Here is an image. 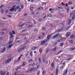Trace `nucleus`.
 Listing matches in <instances>:
<instances>
[{"mask_svg":"<svg viewBox=\"0 0 75 75\" xmlns=\"http://www.w3.org/2000/svg\"><path fill=\"white\" fill-rule=\"evenodd\" d=\"M51 37V35H49L47 36V38L45 40H47V41H48L49 40H50Z\"/></svg>","mask_w":75,"mask_h":75,"instance_id":"5","label":"nucleus"},{"mask_svg":"<svg viewBox=\"0 0 75 75\" xmlns=\"http://www.w3.org/2000/svg\"><path fill=\"white\" fill-rule=\"evenodd\" d=\"M47 40H45L43 41H42L41 42V44L42 45H45V43L46 42H47Z\"/></svg>","mask_w":75,"mask_h":75,"instance_id":"4","label":"nucleus"},{"mask_svg":"<svg viewBox=\"0 0 75 75\" xmlns=\"http://www.w3.org/2000/svg\"><path fill=\"white\" fill-rule=\"evenodd\" d=\"M20 42V40H18L16 41V42L17 43H18V42Z\"/></svg>","mask_w":75,"mask_h":75,"instance_id":"58","label":"nucleus"},{"mask_svg":"<svg viewBox=\"0 0 75 75\" xmlns=\"http://www.w3.org/2000/svg\"><path fill=\"white\" fill-rule=\"evenodd\" d=\"M62 50H60V51H59V52L57 53V55H58V54H60V53L62 52Z\"/></svg>","mask_w":75,"mask_h":75,"instance_id":"27","label":"nucleus"},{"mask_svg":"<svg viewBox=\"0 0 75 75\" xmlns=\"http://www.w3.org/2000/svg\"><path fill=\"white\" fill-rule=\"evenodd\" d=\"M54 63H52V64H51V67H54Z\"/></svg>","mask_w":75,"mask_h":75,"instance_id":"45","label":"nucleus"},{"mask_svg":"<svg viewBox=\"0 0 75 75\" xmlns=\"http://www.w3.org/2000/svg\"><path fill=\"white\" fill-rule=\"evenodd\" d=\"M69 42H70V43H71V44H72L73 43V41L72 40H71L69 41Z\"/></svg>","mask_w":75,"mask_h":75,"instance_id":"32","label":"nucleus"},{"mask_svg":"<svg viewBox=\"0 0 75 75\" xmlns=\"http://www.w3.org/2000/svg\"><path fill=\"white\" fill-rule=\"evenodd\" d=\"M75 50V47L73 48H71V50H72V51H73V50Z\"/></svg>","mask_w":75,"mask_h":75,"instance_id":"40","label":"nucleus"},{"mask_svg":"<svg viewBox=\"0 0 75 75\" xmlns=\"http://www.w3.org/2000/svg\"><path fill=\"white\" fill-rule=\"evenodd\" d=\"M30 55L31 57H33V51H32L30 52Z\"/></svg>","mask_w":75,"mask_h":75,"instance_id":"17","label":"nucleus"},{"mask_svg":"<svg viewBox=\"0 0 75 75\" xmlns=\"http://www.w3.org/2000/svg\"><path fill=\"white\" fill-rule=\"evenodd\" d=\"M19 8H20V6H17L16 7L15 9L14 8H12L9 9V10L10 11H13L14 10V12H16V11H17V10H18V9H19Z\"/></svg>","mask_w":75,"mask_h":75,"instance_id":"1","label":"nucleus"},{"mask_svg":"<svg viewBox=\"0 0 75 75\" xmlns=\"http://www.w3.org/2000/svg\"><path fill=\"white\" fill-rule=\"evenodd\" d=\"M28 54H26L25 56V57H28Z\"/></svg>","mask_w":75,"mask_h":75,"instance_id":"50","label":"nucleus"},{"mask_svg":"<svg viewBox=\"0 0 75 75\" xmlns=\"http://www.w3.org/2000/svg\"><path fill=\"white\" fill-rule=\"evenodd\" d=\"M59 36V34H57L56 35H55L53 37V38L54 39H55V38H57L58 36Z\"/></svg>","mask_w":75,"mask_h":75,"instance_id":"8","label":"nucleus"},{"mask_svg":"<svg viewBox=\"0 0 75 75\" xmlns=\"http://www.w3.org/2000/svg\"><path fill=\"white\" fill-rule=\"evenodd\" d=\"M12 46H13V44H11L10 45H9L8 48H11V47H12Z\"/></svg>","mask_w":75,"mask_h":75,"instance_id":"26","label":"nucleus"},{"mask_svg":"<svg viewBox=\"0 0 75 75\" xmlns=\"http://www.w3.org/2000/svg\"><path fill=\"white\" fill-rule=\"evenodd\" d=\"M65 6H66V7H68V4L67 3H66V5H65Z\"/></svg>","mask_w":75,"mask_h":75,"instance_id":"62","label":"nucleus"},{"mask_svg":"<svg viewBox=\"0 0 75 75\" xmlns=\"http://www.w3.org/2000/svg\"><path fill=\"white\" fill-rule=\"evenodd\" d=\"M64 45V43H61L60 45V47H62Z\"/></svg>","mask_w":75,"mask_h":75,"instance_id":"33","label":"nucleus"},{"mask_svg":"<svg viewBox=\"0 0 75 75\" xmlns=\"http://www.w3.org/2000/svg\"><path fill=\"white\" fill-rule=\"evenodd\" d=\"M17 60H16L14 61V63H17Z\"/></svg>","mask_w":75,"mask_h":75,"instance_id":"59","label":"nucleus"},{"mask_svg":"<svg viewBox=\"0 0 75 75\" xmlns=\"http://www.w3.org/2000/svg\"><path fill=\"white\" fill-rule=\"evenodd\" d=\"M58 9H62V7H58Z\"/></svg>","mask_w":75,"mask_h":75,"instance_id":"39","label":"nucleus"},{"mask_svg":"<svg viewBox=\"0 0 75 75\" xmlns=\"http://www.w3.org/2000/svg\"><path fill=\"white\" fill-rule=\"evenodd\" d=\"M24 23H23L22 24V25H19V27H23V26H24Z\"/></svg>","mask_w":75,"mask_h":75,"instance_id":"25","label":"nucleus"},{"mask_svg":"<svg viewBox=\"0 0 75 75\" xmlns=\"http://www.w3.org/2000/svg\"><path fill=\"white\" fill-rule=\"evenodd\" d=\"M75 18V14H74V15L72 16V20H74V19Z\"/></svg>","mask_w":75,"mask_h":75,"instance_id":"15","label":"nucleus"},{"mask_svg":"<svg viewBox=\"0 0 75 75\" xmlns=\"http://www.w3.org/2000/svg\"><path fill=\"white\" fill-rule=\"evenodd\" d=\"M71 35V33L69 32H68L66 35V37H69Z\"/></svg>","mask_w":75,"mask_h":75,"instance_id":"9","label":"nucleus"},{"mask_svg":"<svg viewBox=\"0 0 75 75\" xmlns=\"http://www.w3.org/2000/svg\"><path fill=\"white\" fill-rule=\"evenodd\" d=\"M10 35H11V37H9V41H11L12 40V38H13V33H10Z\"/></svg>","mask_w":75,"mask_h":75,"instance_id":"6","label":"nucleus"},{"mask_svg":"<svg viewBox=\"0 0 75 75\" xmlns=\"http://www.w3.org/2000/svg\"><path fill=\"white\" fill-rule=\"evenodd\" d=\"M39 52H40V53H41L42 52V50L41 48H40L39 50Z\"/></svg>","mask_w":75,"mask_h":75,"instance_id":"29","label":"nucleus"},{"mask_svg":"<svg viewBox=\"0 0 75 75\" xmlns=\"http://www.w3.org/2000/svg\"><path fill=\"white\" fill-rule=\"evenodd\" d=\"M25 31H26V29H25L22 31L21 32L22 33H23L24 32H25Z\"/></svg>","mask_w":75,"mask_h":75,"instance_id":"36","label":"nucleus"},{"mask_svg":"<svg viewBox=\"0 0 75 75\" xmlns=\"http://www.w3.org/2000/svg\"><path fill=\"white\" fill-rule=\"evenodd\" d=\"M5 51H6V48H4V49H3L1 51V53H3V52H4Z\"/></svg>","mask_w":75,"mask_h":75,"instance_id":"13","label":"nucleus"},{"mask_svg":"<svg viewBox=\"0 0 75 75\" xmlns=\"http://www.w3.org/2000/svg\"><path fill=\"white\" fill-rule=\"evenodd\" d=\"M32 27V25H29L28 26V27Z\"/></svg>","mask_w":75,"mask_h":75,"instance_id":"63","label":"nucleus"},{"mask_svg":"<svg viewBox=\"0 0 75 75\" xmlns=\"http://www.w3.org/2000/svg\"><path fill=\"white\" fill-rule=\"evenodd\" d=\"M39 62L40 64H41V58H40L38 59Z\"/></svg>","mask_w":75,"mask_h":75,"instance_id":"28","label":"nucleus"},{"mask_svg":"<svg viewBox=\"0 0 75 75\" xmlns=\"http://www.w3.org/2000/svg\"><path fill=\"white\" fill-rule=\"evenodd\" d=\"M38 48V47H33L32 48V50H33L34 51V50H35L36 48Z\"/></svg>","mask_w":75,"mask_h":75,"instance_id":"12","label":"nucleus"},{"mask_svg":"<svg viewBox=\"0 0 75 75\" xmlns=\"http://www.w3.org/2000/svg\"><path fill=\"white\" fill-rule=\"evenodd\" d=\"M58 43L57 42H55L53 44V45H56Z\"/></svg>","mask_w":75,"mask_h":75,"instance_id":"38","label":"nucleus"},{"mask_svg":"<svg viewBox=\"0 0 75 75\" xmlns=\"http://www.w3.org/2000/svg\"><path fill=\"white\" fill-rule=\"evenodd\" d=\"M54 11V8H50L49 9V11Z\"/></svg>","mask_w":75,"mask_h":75,"instance_id":"24","label":"nucleus"},{"mask_svg":"<svg viewBox=\"0 0 75 75\" xmlns=\"http://www.w3.org/2000/svg\"><path fill=\"white\" fill-rule=\"evenodd\" d=\"M58 70L57 69H56V75H58Z\"/></svg>","mask_w":75,"mask_h":75,"instance_id":"19","label":"nucleus"},{"mask_svg":"<svg viewBox=\"0 0 75 75\" xmlns=\"http://www.w3.org/2000/svg\"><path fill=\"white\" fill-rule=\"evenodd\" d=\"M4 34V33H1V35H3Z\"/></svg>","mask_w":75,"mask_h":75,"instance_id":"51","label":"nucleus"},{"mask_svg":"<svg viewBox=\"0 0 75 75\" xmlns=\"http://www.w3.org/2000/svg\"><path fill=\"white\" fill-rule=\"evenodd\" d=\"M0 74L1 75H4V74H5V72H3L2 71H1L0 72Z\"/></svg>","mask_w":75,"mask_h":75,"instance_id":"16","label":"nucleus"},{"mask_svg":"<svg viewBox=\"0 0 75 75\" xmlns=\"http://www.w3.org/2000/svg\"><path fill=\"white\" fill-rule=\"evenodd\" d=\"M18 11L19 12H20V11H21V8H20L19 9Z\"/></svg>","mask_w":75,"mask_h":75,"instance_id":"53","label":"nucleus"},{"mask_svg":"<svg viewBox=\"0 0 75 75\" xmlns=\"http://www.w3.org/2000/svg\"><path fill=\"white\" fill-rule=\"evenodd\" d=\"M26 47L25 46H24L22 48H20L18 50V52H20V51H24V50L25 49Z\"/></svg>","mask_w":75,"mask_h":75,"instance_id":"3","label":"nucleus"},{"mask_svg":"<svg viewBox=\"0 0 75 75\" xmlns=\"http://www.w3.org/2000/svg\"><path fill=\"white\" fill-rule=\"evenodd\" d=\"M68 4L69 5H72V1L69 2V3H68Z\"/></svg>","mask_w":75,"mask_h":75,"instance_id":"22","label":"nucleus"},{"mask_svg":"<svg viewBox=\"0 0 75 75\" xmlns=\"http://www.w3.org/2000/svg\"><path fill=\"white\" fill-rule=\"evenodd\" d=\"M74 37V35H71L70 36V38H72Z\"/></svg>","mask_w":75,"mask_h":75,"instance_id":"41","label":"nucleus"},{"mask_svg":"<svg viewBox=\"0 0 75 75\" xmlns=\"http://www.w3.org/2000/svg\"><path fill=\"white\" fill-rule=\"evenodd\" d=\"M63 39L62 38H60L58 40V42H61L62 41Z\"/></svg>","mask_w":75,"mask_h":75,"instance_id":"10","label":"nucleus"},{"mask_svg":"<svg viewBox=\"0 0 75 75\" xmlns=\"http://www.w3.org/2000/svg\"><path fill=\"white\" fill-rule=\"evenodd\" d=\"M38 20L39 21H40V22L42 21V19L41 18L39 19H38Z\"/></svg>","mask_w":75,"mask_h":75,"instance_id":"31","label":"nucleus"},{"mask_svg":"<svg viewBox=\"0 0 75 75\" xmlns=\"http://www.w3.org/2000/svg\"><path fill=\"white\" fill-rule=\"evenodd\" d=\"M61 4L62 6H65V4L63 3V2H61Z\"/></svg>","mask_w":75,"mask_h":75,"instance_id":"47","label":"nucleus"},{"mask_svg":"<svg viewBox=\"0 0 75 75\" xmlns=\"http://www.w3.org/2000/svg\"><path fill=\"white\" fill-rule=\"evenodd\" d=\"M21 8H23V5H21Z\"/></svg>","mask_w":75,"mask_h":75,"instance_id":"61","label":"nucleus"},{"mask_svg":"<svg viewBox=\"0 0 75 75\" xmlns=\"http://www.w3.org/2000/svg\"><path fill=\"white\" fill-rule=\"evenodd\" d=\"M61 30L60 29H59V30H57L56 32H55L54 33H59V32H61Z\"/></svg>","mask_w":75,"mask_h":75,"instance_id":"18","label":"nucleus"},{"mask_svg":"<svg viewBox=\"0 0 75 75\" xmlns=\"http://www.w3.org/2000/svg\"><path fill=\"white\" fill-rule=\"evenodd\" d=\"M71 59H72V58H68L67 59H66V60H68V61H69V60H71Z\"/></svg>","mask_w":75,"mask_h":75,"instance_id":"21","label":"nucleus"},{"mask_svg":"<svg viewBox=\"0 0 75 75\" xmlns=\"http://www.w3.org/2000/svg\"><path fill=\"white\" fill-rule=\"evenodd\" d=\"M11 61V59H8L5 62L6 64H7V63H8L10 62Z\"/></svg>","mask_w":75,"mask_h":75,"instance_id":"7","label":"nucleus"},{"mask_svg":"<svg viewBox=\"0 0 75 75\" xmlns=\"http://www.w3.org/2000/svg\"><path fill=\"white\" fill-rule=\"evenodd\" d=\"M1 13L3 14V13H4V10H3V9H1Z\"/></svg>","mask_w":75,"mask_h":75,"instance_id":"20","label":"nucleus"},{"mask_svg":"<svg viewBox=\"0 0 75 75\" xmlns=\"http://www.w3.org/2000/svg\"><path fill=\"white\" fill-rule=\"evenodd\" d=\"M14 75H18V74H17V72H15Z\"/></svg>","mask_w":75,"mask_h":75,"instance_id":"57","label":"nucleus"},{"mask_svg":"<svg viewBox=\"0 0 75 75\" xmlns=\"http://www.w3.org/2000/svg\"><path fill=\"white\" fill-rule=\"evenodd\" d=\"M40 70L39 71V72L38 74V75H40Z\"/></svg>","mask_w":75,"mask_h":75,"instance_id":"56","label":"nucleus"},{"mask_svg":"<svg viewBox=\"0 0 75 75\" xmlns=\"http://www.w3.org/2000/svg\"><path fill=\"white\" fill-rule=\"evenodd\" d=\"M31 61H33V59H31L30 60L28 61L29 62H30Z\"/></svg>","mask_w":75,"mask_h":75,"instance_id":"46","label":"nucleus"},{"mask_svg":"<svg viewBox=\"0 0 75 75\" xmlns=\"http://www.w3.org/2000/svg\"><path fill=\"white\" fill-rule=\"evenodd\" d=\"M70 16H72V13H70Z\"/></svg>","mask_w":75,"mask_h":75,"instance_id":"64","label":"nucleus"},{"mask_svg":"<svg viewBox=\"0 0 75 75\" xmlns=\"http://www.w3.org/2000/svg\"><path fill=\"white\" fill-rule=\"evenodd\" d=\"M45 74V72H44V71H43L42 72L43 75H44V74Z\"/></svg>","mask_w":75,"mask_h":75,"instance_id":"54","label":"nucleus"},{"mask_svg":"<svg viewBox=\"0 0 75 75\" xmlns=\"http://www.w3.org/2000/svg\"><path fill=\"white\" fill-rule=\"evenodd\" d=\"M57 50V47H54L53 49V51H55Z\"/></svg>","mask_w":75,"mask_h":75,"instance_id":"35","label":"nucleus"},{"mask_svg":"<svg viewBox=\"0 0 75 75\" xmlns=\"http://www.w3.org/2000/svg\"><path fill=\"white\" fill-rule=\"evenodd\" d=\"M20 58H21L20 57H19L18 59V61H20Z\"/></svg>","mask_w":75,"mask_h":75,"instance_id":"55","label":"nucleus"},{"mask_svg":"<svg viewBox=\"0 0 75 75\" xmlns=\"http://www.w3.org/2000/svg\"><path fill=\"white\" fill-rule=\"evenodd\" d=\"M68 72V69H67L65 72L63 74V75H67V73Z\"/></svg>","mask_w":75,"mask_h":75,"instance_id":"11","label":"nucleus"},{"mask_svg":"<svg viewBox=\"0 0 75 75\" xmlns=\"http://www.w3.org/2000/svg\"><path fill=\"white\" fill-rule=\"evenodd\" d=\"M26 64H27V63L25 62H23V66H25V65H26Z\"/></svg>","mask_w":75,"mask_h":75,"instance_id":"23","label":"nucleus"},{"mask_svg":"<svg viewBox=\"0 0 75 75\" xmlns=\"http://www.w3.org/2000/svg\"><path fill=\"white\" fill-rule=\"evenodd\" d=\"M6 75H9V72H7L6 73Z\"/></svg>","mask_w":75,"mask_h":75,"instance_id":"60","label":"nucleus"},{"mask_svg":"<svg viewBox=\"0 0 75 75\" xmlns=\"http://www.w3.org/2000/svg\"><path fill=\"white\" fill-rule=\"evenodd\" d=\"M8 10H6L5 11L6 13H8Z\"/></svg>","mask_w":75,"mask_h":75,"instance_id":"52","label":"nucleus"},{"mask_svg":"<svg viewBox=\"0 0 75 75\" xmlns=\"http://www.w3.org/2000/svg\"><path fill=\"white\" fill-rule=\"evenodd\" d=\"M71 22H72V20L71 19H70L69 21L68 24H70L71 23Z\"/></svg>","mask_w":75,"mask_h":75,"instance_id":"14","label":"nucleus"},{"mask_svg":"<svg viewBox=\"0 0 75 75\" xmlns=\"http://www.w3.org/2000/svg\"><path fill=\"white\" fill-rule=\"evenodd\" d=\"M12 33L13 34V35H14V34H15V32H14V31L13 30H12Z\"/></svg>","mask_w":75,"mask_h":75,"instance_id":"42","label":"nucleus"},{"mask_svg":"<svg viewBox=\"0 0 75 75\" xmlns=\"http://www.w3.org/2000/svg\"><path fill=\"white\" fill-rule=\"evenodd\" d=\"M37 69L35 68V69L34 68H31L30 69H29V70L27 71V72H31V71H33V72L34 71H35V70H37Z\"/></svg>","mask_w":75,"mask_h":75,"instance_id":"2","label":"nucleus"},{"mask_svg":"<svg viewBox=\"0 0 75 75\" xmlns=\"http://www.w3.org/2000/svg\"><path fill=\"white\" fill-rule=\"evenodd\" d=\"M8 17H9V18H11V17H12V16L11 15H8Z\"/></svg>","mask_w":75,"mask_h":75,"instance_id":"48","label":"nucleus"},{"mask_svg":"<svg viewBox=\"0 0 75 75\" xmlns=\"http://www.w3.org/2000/svg\"><path fill=\"white\" fill-rule=\"evenodd\" d=\"M45 4H46V3H45V2H43V3H42V6H44V5H45Z\"/></svg>","mask_w":75,"mask_h":75,"instance_id":"43","label":"nucleus"},{"mask_svg":"<svg viewBox=\"0 0 75 75\" xmlns=\"http://www.w3.org/2000/svg\"><path fill=\"white\" fill-rule=\"evenodd\" d=\"M42 61H44V60H45V58H44V57H42Z\"/></svg>","mask_w":75,"mask_h":75,"instance_id":"49","label":"nucleus"},{"mask_svg":"<svg viewBox=\"0 0 75 75\" xmlns=\"http://www.w3.org/2000/svg\"><path fill=\"white\" fill-rule=\"evenodd\" d=\"M47 14H45L44 17V18H43V19H45V18L46 17H47Z\"/></svg>","mask_w":75,"mask_h":75,"instance_id":"30","label":"nucleus"},{"mask_svg":"<svg viewBox=\"0 0 75 75\" xmlns=\"http://www.w3.org/2000/svg\"><path fill=\"white\" fill-rule=\"evenodd\" d=\"M64 66H61L60 67V69H63V68H64Z\"/></svg>","mask_w":75,"mask_h":75,"instance_id":"37","label":"nucleus"},{"mask_svg":"<svg viewBox=\"0 0 75 75\" xmlns=\"http://www.w3.org/2000/svg\"><path fill=\"white\" fill-rule=\"evenodd\" d=\"M13 42V41H10L9 42V44H11V43H12Z\"/></svg>","mask_w":75,"mask_h":75,"instance_id":"34","label":"nucleus"},{"mask_svg":"<svg viewBox=\"0 0 75 75\" xmlns=\"http://www.w3.org/2000/svg\"><path fill=\"white\" fill-rule=\"evenodd\" d=\"M20 69V67H18L16 69V71H18V69Z\"/></svg>","mask_w":75,"mask_h":75,"instance_id":"44","label":"nucleus"}]
</instances>
